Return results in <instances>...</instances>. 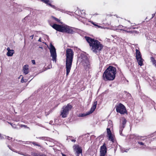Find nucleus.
I'll use <instances>...</instances> for the list:
<instances>
[{
  "label": "nucleus",
  "mask_w": 156,
  "mask_h": 156,
  "mask_svg": "<svg viewBox=\"0 0 156 156\" xmlns=\"http://www.w3.org/2000/svg\"><path fill=\"white\" fill-rule=\"evenodd\" d=\"M39 138L40 139H41V140H46V137H39Z\"/></svg>",
  "instance_id": "nucleus-23"
},
{
  "label": "nucleus",
  "mask_w": 156,
  "mask_h": 156,
  "mask_svg": "<svg viewBox=\"0 0 156 156\" xmlns=\"http://www.w3.org/2000/svg\"><path fill=\"white\" fill-rule=\"evenodd\" d=\"M112 36L113 37V38H116L117 37L116 36H114V37H113V36Z\"/></svg>",
  "instance_id": "nucleus-40"
},
{
  "label": "nucleus",
  "mask_w": 156,
  "mask_h": 156,
  "mask_svg": "<svg viewBox=\"0 0 156 156\" xmlns=\"http://www.w3.org/2000/svg\"><path fill=\"white\" fill-rule=\"evenodd\" d=\"M24 156H31L30 155L25 154V155H24Z\"/></svg>",
  "instance_id": "nucleus-32"
},
{
  "label": "nucleus",
  "mask_w": 156,
  "mask_h": 156,
  "mask_svg": "<svg viewBox=\"0 0 156 156\" xmlns=\"http://www.w3.org/2000/svg\"><path fill=\"white\" fill-rule=\"evenodd\" d=\"M121 121L122 122L120 126L119 130V133L120 134L122 133V130L125 127V125L127 122L126 119L124 118L122 119Z\"/></svg>",
  "instance_id": "nucleus-11"
},
{
  "label": "nucleus",
  "mask_w": 156,
  "mask_h": 156,
  "mask_svg": "<svg viewBox=\"0 0 156 156\" xmlns=\"http://www.w3.org/2000/svg\"><path fill=\"white\" fill-rule=\"evenodd\" d=\"M150 59L153 65L156 64V60H155L154 58L153 57H151Z\"/></svg>",
  "instance_id": "nucleus-20"
},
{
  "label": "nucleus",
  "mask_w": 156,
  "mask_h": 156,
  "mask_svg": "<svg viewBox=\"0 0 156 156\" xmlns=\"http://www.w3.org/2000/svg\"><path fill=\"white\" fill-rule=\"evenodd\" d=\"M89 43L91 50L95 53L100 52L103 47V45L97 40H86Z\"/></svg>",
  "instance_id": "nucleus-4"
},
{
  "label": "nucleus",
  "mask_w": 156,
  "mask_h": 156,
  "mask_svg": "<svg viewBox=\"0 0 156 156\" xmlns=\"http://www.w3.org/2000/svg\"><path fill=\"white\" fill-rule=\"evenodd\" d=\"M8 52L7 53L6 55L8 56H12L14 53V51L13 50H10L9 48L8 47L7 48Z\"/></svg>",
  "instance_id": "nucleus-15"
},
{
  "label": "nucleus",
  "mask_w": 156,
  "mask_h": 156,
  "mask_svg": "<svg viewBox=\"0 0 156 156\" xmlns=\"http://www.w3.org/2000/svg\"><path fill=\"white\" fill-rule=\"evenodd\" d=\"M21 81L22 83H23L24 82V80H23V77L21 79Z\"/></svg>",
  "instance_id": "nucleus-30"
},
{
  "label": "nucleus",
  "mask_w": 156,
  "mask_h": 156,
  "mask_svg": "<svg viewBox=\"0 0 156 156\" xmlns=\"http://www.w3.org/2000/svg\"><path fill=\"white\" fill-rule=\"evenodd\" d=\"M39 39H41V37H40L39 38Z\"/></svg>",
  "instance_id": "nucleus-46"
},
{
  "label": "nucleus",
  "mask_w": 156,
  "mask_h": 156,
  "mask_svg": "<svg viewBox=\"0 0 156 156\" xmlns=\"http://www.w3.org/2000/svg\"><path fill=\"white\" fill-rule=\"evenodd\" d=\"M132 33L133 34H135V33H138V32H137L136 31L134 30L132 32Z\"/></svg>",
  "instance_id": "nucleus-28"
},
{
  "label": "nucleus",
  "mask_w": 156,
  "mask_h": 156,
  "mask_svg": "<svg viewBox=\"0 0 156 156\" xmlns=\"http://www.w3.org/2000/svg\"><path fill=\"white\" fill-rule=\"evenodd\" d=\"M32 144H33L34 146H36L38 147H41V145H39L37 144L36 142H33L32 143Z\"/></svg>",
  "instance_id": "nucleus-22"
},
{
  "label": "nucleus",
  "mask_w": 156,
  "mask_h": 156,
  "mask_svg": "<svg viewBox=\"0 0 156 156\" xmlns=\"http://www.w3.org/2000/svg\"><path fill=\"white\" fill-rule=\"evenodd\" d=\"M32 63H33V64H35L36 62L34 60H31Z\"/></svg>",
  "instance_id": "nucleus-26"
},
{
  "label": "nucleus",
  "mask_w": 156,
  "mask_h": 156,
  "mask_svg": "<svg viewBox=\"0 0 156 156\" xmlns=\"http://www.w3.org/2000/svg\"><path fill=\"white\" fill-rule=\"evenodd\" d=\"M18 153L22 155H25V154L24 153H23V152H21Z\"/></svg>",
  "instance_id": "nucleus-29"
},
{
  "label": "nucleus",
  "mask_w": 156,
  "mask_h": 156,
  "mask_svg": "<svg viewBox=\"0 0 156 156\" xmlns=\"http://www.w3.org/2000/svg\"><path fill=\"white\" fill-rule=\"evenodd\" d=\"M8 147H9V148L11 150H12L11 149V147L9 145L8 146Z\"/></svg>",
  "instance_id": "nucleus-33"
},
{
  "label": "nucleus",
  "mask_w": 156,
  "mask_h": 156,
  "mask_svg": "<svg viewBox=\"0 0 156 156\" xmlns=\"http://www.w3.org/2000/svg\"><path fill=\"white\" fill-rule=\"evenodd\" d=\"M154 65H155V66L156 67V64H154Z\"/></svg>",
  "instance_id": "nucleus-44"
},
{
  "label": "nucleus",
  "mask_w": 156,
  "mask_h": 156,
  "mask_svg": "<svg viewBox=\"0 0 156 156\" xmlns=\"http://www.w3.org/2000/svg\"><path fill=\"white\" fill-rule=\"evenodd\" d=\"M85 39H94V38L95 37H88L85 36Z\"/></svg>",
  "instance_id": "nucleus-24"
},
{
  "label": "nucleus",
  "mask_w": 156,
  "mask_h": 156,
  "mask_svg": "<svg viewBox=\"0 0 156 156\" xmlns=\"http://www.w3.org/2000/svg\"><path fill=\"white\" fill-rule=\"evenodd\" d=\"M51 55L52 57V60L53 61L56 62L57 55L56 49L55 47L52 44L51 45V48L50 49Z\"/></svg>",
  "instance_id": "nucleus-9"
},
{
  "label": "nucleus",
  "mask_w": 156,
  "mask_h": 156,
  "mask_svg": "<svg viewBox=\"0 0 156 156\" xmlns=\"http://www.w3.org/2000/svg\"><path fill=\"white\" fill-rule=\"evenodd\" d=\"M138 144L141 145H144V143L142 142L138 141Z\"/></svg>",
  "instance_id": "nucleus-25"
},
{
  "label": "nucleus",
  "mask_w": 156,
  "mask_h": 156,
  "mask_svg": "<svg viewBox=\"0 0 156 156\" xmlns=\"http://www.w3.org/2000/svg\"><path fill=\"white\" fill-rule=\"evenodd\" d=\"M51 18L54 20L58 23H61V25L54 24L52 27L56 30L69 34H73L75 32L77 29L72 27L69 26L65 24H62V23L60 20L58 18L52 16Z\"/></svg>",
  "instance_id": "nucleus-1"
},
{
  "label": "nucleus",
  "mask_w": 156,
  "mask_h": 156,
  "mask_svg": "<svg viewBox=\"0 0 156 156\" xmlns=\"http://www.w3.org/2000/svg\"><path fill=\"white\" fill-rule=\"evenodd\" d=\"M109 126V125H108V128L107 129V132L108 135L112 134L110 128H108Z\"/></svg>",
  "instance_id": "nucleus-18"
},
{
  "label": "nucleus",
  "mask_w": 156,
  "mask_h": 156,
  "mask_svg": "<svg viewBox=\"0 0 156 156\" xmlns=\"http://www.w3.org/2000/svg\"><path fill=\"white\" fill-rule=\"evenodd\" d=\"M38 41H41V40H38Z\"/></svg>",
  "instance_id": "nucleus-43"
},
{
  "label": "nucleus",
  "mask_w": 156,
  "mask_h": 156,
  "mask_svg": "<svg viewBox=\"0 0 156 156\" xmlns=\"http://www.w3.org/2000/svg\"><path fill=\"white\" fill-rule=\"evenodd\" d=\"M73 108L72 105L69 104H68L66 106H63L62 108V110L61 112L60 115L62 117L64 118L67 116L69 113V111Z\"/></svg>",
  "instance_id": "nucleus-5"
},
{
  "label": "nucleus",
  "mask_w": 156,
  "mask_h": 156,
  "mask_svg": "<svg viewBox=\"0 0 156 156\" xmlns=\"http://www.w3.org/2000/svg\"><path fill=\"white\" fill-rule=\"evenodd\" d=\"M136 58H142L141 55L140 51L137 49H136Z\"/></svg>",
  "instance_id": "nucleus-17"
},
{
  "label": "nucleus",
  "mask_w": 156,
  "mask_h": 156,
  "mask_svg": "<svg viewBox=\"0 0 156 156\" xmlns=\"http://www.w3.org/2000/svg\"><path fill=\"white\" fill-rule=\"evenodd\" d=\"M109 139L110 140L112 141V142L114 143V140L112 136V134L111 135H108Z\"/></svg>",
  "instance_id": "nucleus-19"
},
{
  "label": "nucleus",
  "mask_w": 156,
  "mask_h": 156,
  "mask_svg": "<svg viewBox=\"0 0 156 156\" xmlns=\"http://www.w3.org/2000/svg\"><path fill=\"white\" fill-rule=\"evenodd\" d=\"M22 126H23V127H26V126H27L25 125H22Z\"/></svg>",
  "instance_id": "nucleus-38"
},
{
  "label": "nucleus",
  "mask_w": 156,
  "mask_h": 156,
  "mask_svg": "<svg viewBox=\"0 0 156 156\" xmlns=\"http://www.w3.org/2000/svg\"><path fill=\"white\" fill-rule=\"evenodd\" d=\"M105 155H104V154H100V156H105Z\"/></svg>",
  "instance_id": "nucleus-41"
},
{
  "label": "nucleus",
  "mask_w": 156,
  "mask_h": 156,
  "mask_svg": "<svg viewBox=\"0 0 156 156\" xmlns=\"http://www.w3.org/2000/svg\"><path fill=\"white\" fill-rule=\"evenodd\" d=\"M116 69L112 66H109L104 72L103 78L105 81L113 80L115 77Z\"/></svg>",
  "instance_id": "nucleus-2"
},
{
  "label": "nucleus",
  "mask_w": 156,
  "mask_h": 156,
  "mask_svg": "<svg viewBox=\"0 0 156 156\" xmlns=\"http://www.w3.org/2000/svg\"><path fill=\"white\" fill-rule=\"evenodd\" d=\"M29 66L28 65H25L23 68V72L25 75L27 74L29 72Z\"/></svg>",
  "instance_id": "nucleus-14"
},
{
  "label": "nucleus",
  "mask_w": 156,
  "mask_h": 156,
  "mask_svg": "<svg viewBox=\"0 0 156 156\" xmlns=\"http://www.w3.org/2000/svg\"><path fill=\"white\" fill-rule=\"evenodd\" d=\"M97 104V101L94 102L93 106H92L89 111L87 112L86 113H80L78 115V116L79 117H83L92 113L94 112L96 109Z\"/></svg>",
  "instance_id": "nucleus-8"
},
{
  "label": "nucleus",
  "mask_w": 156,
  "mask_h": 156,
  "mask_svg": "<svg viewBox=\"0 0 156 156\" xmlns=\"http://www.w3.org/2000/svg\"><path fill=\"white\" fill-rule=\"evenodd\" d=\"M1 136V134H0V137Z\"/></svg>",
  "instance_id": "nucleus-45"
},
{
  "label": "nucleus",
  "mask_w": 156,
  "mask_h": 156,
  "mask_svg": "<svg viewBox=\"0 0 156 156\" xmlns=\"http://www.w3.org/2000/svg\"><path fill=\"white\" fill-rule=\"evenodd\" d=\"M74 52L70 48H67L66 50V75L67 76L70 72L73 60Z\"/></svg>",
  "instance_id": "nucleus-3"
},
{
  "label": "nucleus",
  "mask_w": 156,
  "mask_h": 156,
  "mask_svg": "<svg viewBox=\"0 0 156 156\" xmlns=\"http://www.w3.org/2000/svg\"><path fill=\"white\" fill-rule=\"evenodd\" d=\"M82 62L84 64L86 69H90V65L89 59L87 56L84 55L82 57Z\"/></svg>",
  "instance_id": "nucleus-10"
},
{
  "label": "nucleus",
  "mask_w": 156,
  "mask_h": 156,
  "mask_svg": "<svg viewBox=\"0 0 156 156\" xmlns=\"http://www.w3.org/2000/svg\"><path fill=\"white\" fill-rule=\"evenodd\" d=\"M73 151L76 156H82V149L79 145L75 144L73 146Z\"/></svg>",
  "instance_id": "nucleus-7"
},
{
  "label": "nucleus",
  "mask_w": 156,
  "mask_h": 156,
  "mask_svg": "<svg viewBox=\"0 0 156 156\" xmlns=\"http://www.w3.org/2000/svg\"><path fill=\"white\" fill-rule=\"evenodd\" d=\"M155 16V14H152V17L151 18H153V17L154 16Z\"/></svg>",
  "instance_id": "nucleus-35"
},
{
  "label": "nucleus",
  "mask_w": 156,
  "mask_h": 156,
  "mask_svg": "<svg viewBox=\"0 0 156 156\" xmlns=\"http://www.w3.org/2000/svg\"><path fill=\"white\" fill-rule=\"evenodd\" d=\"M136 59L137 60V61L139 65L141 66L144 65V60L142 59V58H138Z\"/></svg>",
  "instance_id": "nucleus-16"
},
{
  "label": "nucleus",
  "mask_w": 156,
  "mask_h": 156,
  "mask_svg": "<svg viewBox=\"0 0 156 156\" xmlns=\"http://www.w3.org/2000/svg\"><path fill=\"white\" fill-rule=\"evenodd\" d=\"M71 141H72V142H75L76 141V140H74V139L72 140H71Z\"/></svg>",
  "instance_id": "nucleus-34"
},
{
  "label": "nucleus",
  "mask_w": 156,
  "mask_h": 156,
  "mask_svg": "<svg viewBox=\"0 0 156 156\" xmlns=\"http://www.w3.org/2000/svg\"><path fill=\"white\" fill-rule=\"evenodd\" d=\"M8 123H9V124H10L11 125H12V124L11 123L9 122Z\"/></svg>",
  "instance_id": "nucleus-42"
},
{
  "label": "nucleus",
  "mask_w": 156,
  "mask_h": 156,
  "mask_svg": "<svg viewBox=\"0 0 156 156\" xmlns=\"http://www.w3.org/2000/svg\"><path fill=\"white\" fill-rule=\"evenodd\" d=\"M7 137V139L9 140H11L12 139V138H10V137H9L8 136Z\"/></svg>",
  "instance_id": "nucleus-31"
},
{
  "label": "nucleus",
  "mask_w": 156,
  "mask_h": 156,
  "mask_svg": "<svg viewBox=\"0 0 156 156\" xmlns=\"http://www.w3.org/2000/svg\"><path fill=\"white\" fill-rule=\"evenodd\" d=\"M33 37H34V35H31L30 36V37H31V38L32 39L33 38Z\"/></svg>",
  "instance_id": "nucleus-37"
},
{
  "label": "nucleus",
  "mask_w": 156,
  "mask_h": 156,
  "mask_svg": "<svg viewBox=\"0 0 156 156\" xmlns=\"http://www.w3.org/2000/svg\"><path fill=\"white\" fill-rule=\"evenodd\" d=\"M93 24L95 25V26H98V27H99V26H98L97 24H94L93 23Z\"/></svg>",
  "instance_id": "nucleus-36"
},
{
  "label": "nucleus",
  "mask_w": 156,
  "mask_h": 156,
  "mask_svg": "<svg viewBox=\"0 0 156 156\" xmlns=\"http://www.w3.org/2000/svg\"><path fill=\"white\" fill-rule=\"evenodd\" d=\"M115 108L116 112L121 114H124L127 113V111L125 106L121 103L117 104Z\"/></svg>",
  "instance_id": "nucleus-6"
},
{
  "label": "nucleus",
  "mask_w": 156,
  "mask_h": 156,
  "mask_svg": "<svg viewBox=\"0 0 156 156\" xmlns=\"http://www.w3.org/2000/svg\"><path fill=\"white\" fill-rule=\"evenodd\" d=\"M34 156H47L45 154H40L39 153H34L33 154Z\"/></svg>",
  "instance_id": "nucleus-21"
},
{
  "label": "nucleus",
  "mask_w": 156,
  "mask_h": 156,
  "mask_svg": "<svg viewBox=\"0 0 156 156\" xmlns=\"http://www.w3.org/2000/svg\"><path fill=\"white\" fill-rule=\"evenodd\" d=\"M62 156H67L66 155H65V154H62Z\"/></svg>",
  "instance_id": "nucleus-39"
},
{
  "label": "nucleus",
  "mask_w": 156,
  "mask_h": 156,
  "mask_svg": "<svg viewBox=\"0 0 156 156\" xmlns=\"http://www.w3.org/2000/svg\"><path fill=\"white\" fill-rule=\"evenodd\" d=\"M107 148L105 143L103 144L102 146H101L100 149V154L105 155L107 153Z\"/></svg>",
  "instance_id": "nucleus-13"
},
{
  "label": "nucleus",
  "mask_w": 156,
  "mask_h": 156,
  "mask_svg": "<svg viewBox=\"0 0 156 156\" xmlns=\"http://www.w3.org/2000/svg\"><path fill=\"white\" fill-rule=\"evenodd\" d=\"M44 38L45 39H48V37L47 35H44Z\"/></svg>",
  "instance_id": "nucleus-27"
},
{
  "label": "nucleus",
  "mask_w": 156,
  "mask_h": 156,
  "mask_svg": "<svg viewBox=\"0 0 156 156\" xmlns=\"http://www.w3.org/2000/svg\"><path fill=\"white\" fill-rule=\"evenodd\" d=\"M79 10H76L75 12L76 14H77V12H78V13H79V16H80L81 17H82L81 18H79L80 19H79V20L80 21H81L83 23H85V21L86 20V19L84 17H83L85 15V12H84V11L83 10H82V12H83V13H81V11H80V13H81V14H80V13L79 12Z\"/></svg>",
  "instance_id": "nucleus-12"
}]
</instances>
